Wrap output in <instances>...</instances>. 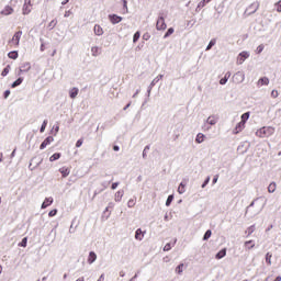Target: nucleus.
Masks as SVG:
<instances>
[{
  "instance_id": "13d9d810",
  "label": "nucleus",
  "mask_w": 281,
  "mask_h": 281,
  "mask_svg": "<svg viewBox=\"0 0 281 281\" xmlns=\"http://www.w3.org/2000/svg\"><path fill=\"white\" fill-rule=\"evenodd\" d=\"M224 78H225L226 80H229V78H232V72L227 71V72L225 74Z\"/></svg>"
},
{
  "instance_id": "a211bd4d",
  "label": "nucleus",
  "mask_w": 281,
  "mask_h": 281,
  "mask_svg": "<svg viewBox=\"0 0 281 281\" xmlns=\"http://www.w3.org/2000/svg\"><path fill=\"white\" fill-rule=\"evenodd\" d=\"M110 21L111 23H113V25H115L122 21V16H119L116 14L110 15Z\"/></svg>"
},
{
  "instance_id": "2f4dec72",
  "label": "nucleus",
  "mask_w": 281,
  "mask_h": 281,
  "mask_svg": "<svg viewBox=\"0 0 281 281\" xmlns=\"http://www.w3.org/2000/svg\"><path fill=\"white\" fill-rule=\"evenodd\" d=\"M59 172H61L63 177H69V169L68 168H61L59 169Z\"/></svg>"
},
{
  "instance_id": "a18cd8bd",
  "label": "nucleus",
  "mask_w": 281,
  "mask_h": 281,
  "mask_svg": "<svg viewBox=\"0 0 281 281\" xmlns=\"http://www.w3.org/2000/svg\"><path fill=\"white\" fill-rule=\"evenodd\" d=\"M139 36H140L139 32H136L133 36V43H137L139 41Z\"/></svg>"
},
{
  "instance_id": "72a5a7b5",
  "label": "nucleus",
  "mask_w": 281,
  "mask_h": 281,
  "mask_svg": "<svg viewBox=\"0 0 281 281\" xmlns=\"http://www.w3.org/2000/svg\"><path fill=\"white\" fill-rule=\"evenodd\" d=\"M211 237H212V231L209 229L205 232V234L203 236V240H210Z\"/></svg>"
},
{
  "instance_id": "0eeeda50",
  "label": "nucleus",
  "mask_w": 281,
  "mask_h": 281,
  "mask_svg": "<svg viewBox=\"0 0 281 281\" xmlns=\"http://www.w3.org/2000/svg\"><path fill=\"white\" fill-rule=\"evenodd\" d=\"M247 58H249V52H241L237 57V65H243Z\"/></svg>"
},
{
  "instance_id": "680f3d73",
  "label": "nucleus",
  "mask_w": 281,
  "mask_h": 281,
  "mask_svg": "<svg viewBox=\"0 0 281 281\" xmlns=\"http://www.w3.org/2000/svg\"><path fill=\"white\" fill-rule=\"evenodd\" d=\"M4 98H5V99L10 98V90H7V91L4 92Z\"/></svg>"
},
{
  "instance_id": "052dcab7",
  "label": "nucleus",
  "mask_w": 281,
  "mask_h": 281,
  "mask_svg": "<svg viewBox=\"0 0 281 281\" xmlns=\"http://www.w3.org/2000/svg\"><path fill=\"white\" fill-rule=\"evenodd\" d=\"M64 16H65L66 19L69 18V16H71V12H70V11H66L65 14H64Z\"/></svg>"
},
{
  "instance_id": "4be33fe9",
  "label": "nucleus",
  "mask_w": 281,
  "mask_h": 281,
  "mask_svg": "<svg viewBox=\"0 0 281 281\" xmlns=\"http://www.w3.org/2000/svg\"><path fill=\"white\" fill-rule=\"evenodd\" d=\"M216 122H218V119H216V116H209L206 119V124H210L211 126H214Z\"/></svg>"
},
{
  "instance_id": "9d476101",
  "label": "nucleus",
  "mask_w": 281,
  "mask_h": 281,
  "mask_svg": "<svg viewBox=\"0 0 281 281\" xmlns=\"http://www.w3.org/2000/svg\"><path fill=\"white\" fill-rule=\"evenodd\" d=\"M21 36H23V31H18L12 38V43H15V45H19L21 41Z\"/></svg>"
},
{
  "instance_id": "c756f323",
  "label": "nucleus",
  "mask_w": 281,
  "mask_h": 281,
  "mask_svg": "<svg viewBox=\"0 0 281 281\" xmlns=\"http://www.w3.org/2000/svg\"><path fill=\"white\" fill-rule=\"evenodd\" d=\"M9 58H11L12 60H16L19 58V53L13 50V52H10L8 54Z\"/></svg>"
},
{
  "instance_id": "603ef678",
  "label": "nucleus",
  "mask_w": 281,
  "mask_h": 281,
  "mask_svg": "<svg viewBox=\"0 0 281 281\" xmlns=\"http://www.w3.org/2000/svg\"><path fill=\"white\" fill-rule=\"evenodd\" d=\"M82 138L78 139L77 143H76V148H80V146H82Z\"/></svg>"
},
{
  "instance_id": "9b49d317",
  "label": "nucleus",
  "mask_w": 281,
  "mask_h": 281,
  "mask_svg": "<svg viewBox=\"0 0 281 281\" xmlns=\"http://www.w3.org/2000/svg\"><path fill=\"white\" fill-rule=\"evenodd\" d=\"M14 12V9H12V7L7 5L4 7V9L0 12V14L4 15V16H10V14H12Z\"/></svg>"
},
{
  "instance_id": "4d7b16f0",
  "label": "nucleus",
  "mask_w": 281,
  "mask_h": 281,
  "mask_svg": "<svg viewBox=\"0 0 281 281\" xmlns=\"http://www.w3.org/2000/svg\"><path fill=\"white\" fill-rule=\"evenodd\" d=\"M227 80L225 77L220 80V85H227Z\"/></svg>"
},
{
  "instance_id": "393cba45",
  "label": "nucleus",
  "mask_w": 281,
  "mask_h": 281,
  "mask_svg": "<svg viewBox=\"0 0 281 281\" xmlns=\"http://www.w3.org/2000/svg\"><path fill=\"white\" fill-rule=\"evenodd\" d=\"M30 69H32V66L30 65V63H24L20 67V71H30Z\"/></svg>"
},
{
  "instance_id": "37998d69",
  "label": "nucleus",
  "mask_w": 281,
  "mask_h": 281,
  "mask_svg": "<svg viewBox=\"0 0 281 281\" xmlns=\"http://www.w3.org/2000/svg\"><path fill=\"white\" fill-rule=\"evenodd\" d=\"M19 247H27V237L22 239V241L19 244Z\"/></svg>"
},
{
  "instance_id": "6ab92c4d",
  "label": "nucleus",
  "mask_w": 281,
  "mask_h": 281,
  "mask_svg": "<svg viewBox=\"0 0 281 281\" xmlns=\"http://www.w3.org/2000/svg\"><path fill=\"white\" fill-rule=\"evenodd\" d=\"M94 34L95 36H102V34H104V30H102V26H100L99 24L94 25Z\"/></svg>"
},
{
  "instance_id": "774afa93",
  "label": "nucleus",
  "mask_w": 281,
  "mask_h": 281,
  "mask_svg": "<svg viewBox=\"0 0 281 281\" xmlns=\"http://www.w3.org/2000/svg\"><path fill=\"white\" fill-rule=\"evenodd\" d=\"M76 281H85V277L77 279Z\"/></svg>"
},
{
  "instance_id": "864d4df0",
  "label": "nucleus",
  "mask_w": 281,
  "mask_h": 281,
  "mask_svg": "<svg viewBox=\"0 0 281 281\" xmlns=\"http://www.w3.org/2000/svg\"><path fill=\"white\" fill-rule=\"evenodd\" d=\"M277 12H281V0L276 3Z\"/></svg>"
},
{
  "instance_id": "6e6d98bb",
  "label": "nucleus",
  "mask_w": 281,
  "mask_h": 281,
  "mask_svg": "<svg viewBox=\"0 0 281 281\" xmlns=\"http://www.w3.org/2000/svg\"><path fill=\"white\" fill-rule=\"evenodd\" d=\"M210 183V177L205 179V181L202 183V188H205Z\"/></svg>"
},
{
  "instance_id": "58836bf2",
  "label": "nucleus",
  "mask_w": 281,
  "mask_h": 281,
  "mask_svg": "<svg viewBox=\"0 0 281 281\" xmlns=\"http://www.w3.org/2000/svg\"><path fill=\"white\" fill-rule=\"evenodd\" d=\"M173 200H175V195H169L167 198V201H166L167 207H170V204L172 203Z\"/></svg>"
},
{
  "instance_id": "7ed1b4c3",
  "label": "nucleus",
  "mask_w": 281,
  "mask_h": 281,
  "mask_svg": "<svg viewBox=\"0 0 281 281\" xmlns=\"http://www.w3.org/2000/svg\"><path fill=\"white\" fill-rule=\"evenodd\" d=\"M232 81L235 85H241V82H245V74L243 71H237L235 75H233Z\"/></svg>"
},
{
  "instance_id": "7c9ffc66",
  "label": "nucleus",
  "mask_w": 281,
  "mask_h": 281,
  "mask_svg": "<svg viewBox=\"0 0 281 281\" xmlns=\"http://www.w3.org/2000/svg\"><path fill=\"white\" fill-rule=\"evenodd\" d=\"M271 258H273V255L271 252L266 254V262L269 267H271Z\"/></svg>"
},
{
  "instance_id": "dca6fc26",
  "label": "nucleus",
  "mask_w": 281,
  "mask_h": 281,
  "mask_svg": "<svg viewBox=\"0 0 281 281\" xmlns=\"http://www.w3.org/2000/svg\"><path fill=\"white\" fill-rule=\"evenodd\" d=\"M124 196V190H120L114 194V201L116 203H120L122 201V198Z\"/></svg>"
},
{
  "instance_id": "69168bd1",
  "label": "nucleus",
  "mask_w": 281,
  "mask_h": 281,
  "mask_svg": "<svg viewBox=\"0 0 281 281\" xmlns=\"http://www.w3.org/2000/svg\"><path fill=\"white\" fill-rule=\"evenodd\" d=\"M104 280V274H101L98 281Z\"/></svg>"
},
{
  "instance_id": "c03bdc74",
  "label": "nucleus",
  "mask_w": 281,
  "mask_h": 281,
  "mask_svg": "<svg viewBox=\"0 0 281 281\" xmlns=\"http://www.w3.org/2000/svg\"><path fill=\"white\" fill-rule=\"evenodd\" d=\"M8 74H10V66H7V67L2 70L1 76L5 77V76H8Z\"/></svg>"
},
{
  "instance_id": "f257e3e1",
  "label": "nucleus",
  "mask_w": 281,
  "mask_h": 281,
  "mask_svg": "<svg viewBox=\"0 0 281 281\" xmlns=\"http://www.w3.org/2000/svg\"><path fill=\"white\" fill-rule=\"evenodd\" d=\"M276 133V128L269 126V127H261L256 132L257 137H271V135Z\"/></svg>"
},
{
  "instance_id": "a19ab883",
  "label": "nucleus",
  "mask_w": 281,
  "mask_h": 281,
  "mask_svg": "<svg viewBox=\"0 0 281 281\" xmlns=\"http://www.w3.org/2000/svg\"><path fill=\"white\" fill-rule=\"evenodd\" d=\"M45 128H47V120H44V122L40 128V133H45Z\"/></svg>"
},
{
  "instance_id": "f3484780",
  "label": "nucleus",
  "mask_w": 281,
  "mask_h": 281,
  "mask_svg": "<svg viewBox=\"0 0 281 281\" xmlns=\"http://www.w3.org/2000/svg\"><path fill=\"white\" fill-rule=\"evenodd\" d=\"M263 85L266 87L269 85V79L267 77L260 78L257 82V87H263Z\"/></svg>"
},
{
  "instance_id": "20e7f679",
  "label": "nucleus",
  "mask_w": 281,
  "mask_h": 281,
  "mask_svg": "<svg viewBox=\"0 0 281 281\" xmlns=\"http://www.w3.org/2000/svg\"><path fill=\"white\" fill-rule=\"evenodd\" d=\"M164 78V75H158L148 86L147 88V98H150V92L153 91V87H156L157 82H159Z\"/></svg>"
},
{
  "instance_id": "3c124183",
  "label": "nucleus",
  "mask_w": 281,
  "mask_h": 281,
  "mask_svg": "<svg viewBox=\"0 0 281 281\" xmlns=\"http://www.w3.org/2000/svg\"><path fill=\"white\" fill-rule=\"evenodd\" d=\"M170 249H172V246H170V244H166L164 247V251H170Z\"/></svg>"
},
{
  "instance_id": "4468645a",
  "label": "nucleus",
  "mask_w": 281,
  "mask_h": 281,
  "mask_svg": "<svg viewBox=\"0 0 281 281\" xmlns=\"http://www.w3.org/2000/svg\"><path fill=\"white\" fill-rule=\"evenodd\" d=\"M144 234H146V232H142V228H137L135 232V239L144 240Z\"/></svg>"
},
{
  "instance_id": "0e129e2a",
  "label": "nucleus",
  "mask_w": 281,
  "mask_h": 281,
  "mask_svg": "<svg viewBox=\"0 0 281 281\" xmlns=\"http://www.w3.org/2000/svg\"><path fill=\"white\" fill-rule=\"evenodd\" d=\"M119 276H120L121 278H124V277L126 276V272L120 271V272H119Z\"/></svg>"
},
{
  "instance_id": "b1692460",
  "label": "nucleus",
  "mask_w": 281,
  "mask_h": 281,
  "mask_svg": "<svg viewBox=\"0 0 281 281\" xmlns=\"http://www.w3.org/2000/svg\"><path fill=\"white\" fill-rule=\"evenodd\" d=\"M23 83V77L18 78L12 85V89H16V87L21 86Z\"/></svg>"
},
{
  "instance_id": "6e6552de",
  "label": "nucleus",
  "mask_w": 281,
  "mask_h": 281,
  "mask_svg": "<svg viewBox=\"0 0 281 281\" xmlns=\"http://www.w3.org/2000/svg\"><path fill=\"white\" fill-rule=\"evenodd\" d=\"M52 142H54V136H48L44 139V142L41 144L40 149L44 150V148H47V146H49V144H52Z\"/></svg>"
},
{
  "instance_id": "f8f14e48",
  "label": "nucleus",
  "mask_w": 281,
  "mask_h": 281,
  "mask_svg": "<svg viewBox=\"0 0 281 281\" xmlns=\"http://www.w3.org/2000/svg\"><path fill=\"white\" fill-rule=\"evenodd\" d=\"M80 92V90L78 88H72L69 90V98H71V100H76V98H78V93Z\"/></svg>"
},
{
  "instance_id": "09e8293b",
  "label": "nucleus",
  "mask_w": 281,
  "mask_h": 281,
  "mask_svg": "<svg viewBox=\"0 0 281 281\" xmlns=\"http://www.w3.org/2000/svg\"><path fill=\"white\" fill-rule=\"evenodd\" d=\"M127 207H135V200L133 199L128 200Z\"/></svg>"
},
{
  "instance_id": "473e14b6",
  "label": "nucleus",
  "mask_w": 281,
  "mask_h": 281,
  "mask_svg": "<svg viewBox=\"0 0 281 281\" xmlns=\"http://www.w3.org/2000/svg\"><path fill=\"white\" fill-rule=\"evenodd\" d=\"M214 45H216V40H211L209 45L206 46V52H210V49H212V47H214Z\"/></svg>"
},
{
  "instance_id": "5701e85b",
  "label": "nucleus",
  "mask_w": 281,
  "mask_h": 281,
  "mask_svg": "<svg viewBox=\"0 0 281 281\" xmlns=\"http://www.w3.org/2000/svg\"><path fill=\"white\" fill-rule=\"evenodd\" d=\"M196 144H203L205 142V135L203 133H199L195 138Z\"/></svg>"
},
{
  "instance_id": "aec40b11",
  "label": "nucleus",
  "mask_w": 281,
  "mask_h": 281,
  "mask_svg": "<svg viewBox=\"0 0 281 281\" xmlns=\"http://www.w3.org/2000/svg\"><path fill=\"white\" fill-rule=\"evenodd\" d=\"M244 128H245V123H244L243 121H240V122L236 125V127H235V130H234V133H235V134H238V133L243 132Z\"/></svg>"
},
{
  "instance_id": "cd10ccee",
  "label": "nucleus",
  "mask_w": 281,
  "mask_h": 281,
  "mask_svg": "<svg viewBox=\"0 0 281 281\" xmlns=\"http://www.w3.org/2000/svg\"><path fill=\"white\" fill-rule=\"evenodd\" d=\"M61 154L60 153H55L54 155H52L49 157V161H58V159H60Z\"/></svg>"
},
{
  "instance_id": "49530a36",
  "label": "nucleus",
  "mask_w": 281,
  "mask_h": 281,
  "mask_svg": "<svg viewBox=\"0 0 281 281\" xmlns=\"http://www.w3.org/2000/svg\"><path fill=\"white\" fill-rule=\"evenodd\" d=\"M147 150H150V145L145 146L144 150H143V159H146V153Z\"/></svg>"
},
{
  "instance_id": "39448f33",
  "label": "nucleus",
  "mask_w": 281,
  "mask_h": 281,
  "mask_svg": "<svg viewBox=\"0 0 281 281\" xmlns=\"http://www.w3.org/2000/svg\"><path fill=\"white\" fill-rule=\"evenodd\" d=\"M258 11V3H252L250 4L246 10H245V15L246 16H251V14H256Z\"/></svg>"
},
{
  "instance_id": "ddd939ff",
  "label": "nucleus",
  "mask_w": 281,
  "mask_h": 281,
  "mask_svg": "<svg viewBox=\"0 0 281 281\" xmlns=\"http://www.w3.org/2000/svg\"><path fill=\"white\" fill-rule=\"evenodd\" d=\"M95 260H98V255H95L94 251H90L88 257V265H93Z\"/></svg>"
},
{
  "instance_id": "de8ad7c7",
  "label": "nucleus",
  "mask_w": 281,
  "mask_h": 281,
  "mask_svg": "<svg viewBox=\"0 0 281 281\" xmlns=\"http://www.w3.org/2000/svg\"><path fill=\"white\" fill-rule=\"evenodd\" d=\"M263 50H265V45L260 44V45L257 47V54H262Z\"/></svg>"
},
{
  "instance_id": "2eb2a0df",
  "label": "nucleus",
  "mask_w": 281,
  "mask_h": 281,
  "mask_svg": "<svg viewBox=\"0 0 281 281\" xmlns=\"http://www.w3.org/2000/svg\"><path fill=\"white\" fill-rule=\"evenodd\" d=\"M54 203V198H46L45 201L42 203V210L49 207Z\"/></svg>"
},
{
  "instance_id": "ea45409f",
  "label": "nucleus",
  "mask_w": 281,
  "mask_h": 281,
  "mask_svg": "<svg viewBox=\"0 0 281 281\" xmlns=\"http://www.w3.org/2000/svg\"><path fill=\"white\" fill-rule=\"evenodd\" d=\"M246 232L248 233V236H251V234L256 232V225H251L250 227L247 228Z\"/></svg>"
},
{
  "instance_id": "c85d7f7f",
  "label": "nucleus",
  "mask_w": 281,
  "mask_h": 281,
  "mask_svg": "<svg viewBox=\"0 0 281 281\" xmlns=\"http://www.w3.org/2000/svg\"><path fill=\"white\" fill-rule=\"evenodd\" d=\"M276 188H277L276 182H271V183L269 184V187H268V192H269L270 194H273V192H276Z\"/></svg>"
},
{
  "instance_id": "bb28decb",
  "label": "nucleus",
  "mask_w": 281,
  "mask_h": 281,
  "mask_svg": "<svg viewBox=\"0 0 281 281\" xmlns=\"http://www.w3.org/2000/svg\"><path fill=\"white\" fill-rule=\"evenodd\" d=\"M91 53H92V56H94V57L100 56V47L93 46V47L91 48Z\"/></svg>"
},
{
  "instance_id": "8fccbe9b",
  "label": "nucleus",
  "mask_w": 281,
  "mask_h": 281,
  "mask_svg": "<svg viewBox=\"0 0 281 281\" xmlns=\"http://www.w3.org/2000/svg\"><path fill=\"white\" fill-rule=\"evenodd\" d=\"M56 214H58V210L54 209L48 213V216H56Z\"/></svg>"
},
{
  "instance_id": "338daca9",
  "label": "nucleus",
  "mask_w": 281,
  "mask_h": 281,
  "mask_svg": "<svg viewBox=\"0 0 281 281\" xmlns=\"http://www.w3.org/2000/svg\"><path fill=\"white\" fill-rule=\"evenodd\" d=\"M273 281H281V277H277Z\"/></svg>"
},
{
  "instance_id": "f03ea898",
  "label": "nucleus",
  "mask_w": 281,
  "mask_h": 281,
  "mask_svg": "<svg viewBox=\"0 0 281 281\" xmlns=\"http://www.w3.org/2000/svg\"><path fill=\"white\" fill-rule=\"evenodd\" d=\"M166 27H168V25H166V18H164V13L160 12L156 22V30L161 31L166 30Z\"/></svg>"
},
{
  "instance_id": "e433bc0d",
  "label": "nucleus",
  "mask_w": 281,
  "mask_h": 281,
  "mask_svg": "<svg viewBox=\"0 0 281 281\" xmlns=\"http://www.w3.org/2000/svg\"><path fill=\"white\" fill-rule=\"evenodd\" d=\"M247 120H249V112H246L241 115V122H244V124H247Z\"/></svg>"
},
{
  "instance_id": "5fc2aeb1",
  "label": "nucleus",
  "mask_w": 281,
  "mask_h": 281,
  "mask_svg": "<svg viewBox=\"0 0 281 281\" xmlns=\"http://www.w3.org/2000/svg\"><path fill=\"white\" fill-rule=\"evenodd\" d=\"M279 93L278 90H272L271 98H278Z\"/></svg>"
},
{
  "instance_id": "a878e982",
  "label": "nucleus",
  "mask_w": 281,
  "mask_h": 281,
  "mask_svg": "<svg viewBox=\"0 0 281 281\" xmlns=\"http://www.w3.org/2000/svg\"><path fill=\"white\" fill-rule=\"evenodd\" d=\"M186 182H181L180 186L178 187V192L179 194H184L186 193Z\"/></svg>"
},
{
  "instance_id": "bf43d9fd",
  "label": "nucleus",
  "mask_w": 281,
  "mask_h": 281,
  "mask_svg": "<svg viewBox=\"0 0 281 281\" xmlns=\"http://www.w3.org/2000/svg\"><path fill=\"white\" fill-rule=\"evenodd\" d=\"M117 186H120V182L112 183V190H116Z\"/></svg>"
},
{
  "instance_id": "412c9836",
  "label": "nucleus",
  "mask_w": 281,
  "mask_h": 281,
  "mask_svg": "<svg viewBox=\"0 0 281 281\" xmlns=\"http://www.w3.org/2000/svg\"><path fill=\"white\" fill-rule=\"evenodd\" d=\"M225 256H227V249L224 248L216 254L215 258L216 260H221L222 258H225Z\"/></svg>"
},
{
  "instance_id": "4c0bfd02",
  "label": "nucleus",
  "mask_w": 281,
  "mask_h": 281,
  "mask_svg": "<svg viewBox=\"0 0 281 281\" xmlns=\"http://www.w3.org/2000/svg\"><path fill=\"white\" fill-rule=\"evenodd\" d=\"M58 24V21H56V20H53V21H50L49 22V24H48V29L49 30H54L55 27H56V25Z\"/></svg>"
},
{
  "instance_id": "1a4fd4ad",
  "label": "nucleus",
  "mask_w": 281,
  "mask_h": 281,
  "mask_svg": "<svg viewBox=\"0 0 281 281\" xmlns=\"http://www.w3.org/2000/svg\"><path fill=\"white\" fill-rule=\"evenodd\" d=\"M254 204H255V202L252 201V202L250 203V205L247 207L246 214H249V212H250L251 216H257V214H258L259 212H262V209H259V210H257V211H251V207H254Z\"/></svg>"
},
{
  "instance_id": "c9c22d12",
  "label": "nucleus",
  "mask_w": 281,
  "mask_h": 281,
  "mask_svg": "<svg viewBox=\"0 0 281 281\" xmlns=\"http://www.w3.org/2000/svg\"><path fill=\"white\" fill-rule=\"evenodd\" d=\"M172 34H175V29L170 27L164 35V38H168V36H172Z\"/></svg>"
},
{
  "instance_id": "79ce46f5",
  "label": "nucleus",
  "mask_w": 281,
  "mask_h": 281,
  "mask_svg": "<svg viewBox=\"0 0 281 281\" xmlns=\"http://www.w3.org/2000/svg\"><path fill=\"white\" fill-rule=\"evenodd\" d=\"M210 1L212 0H202L201 2H199L198 8H205V4L210 3Z\"/></svg>"
},
{
  "instance_id": "e2e57ef3",
  "label": "nucleus",
  "mask_w": 281,
  "mask_h": 281,
  "mask_svg": "<svg viewBox=\"0 0 281 281\" xmlns=\"http://www.w3.org/2000/svg\"><path fill=\"white\" fill-rule=\"evenodd\" d=\"M113 150H114L115 153H117V151L120 150V146L114 145V146H113Z\"/></svg>"
},
{
  "instance_id": "423d86ee",
  "label": "nucleus",
  "mask_w": 281,
  "mask_h": 281,
  "mask_svg": "<svg viewBox=\"0 0 281 281\" xmlns=\"http://www.w3.org/2000/svg\"><path fill=\"white\" fill-rule=\"evenodd\" d=\"M22 12L23 14H30L32 12V0H24Z\"/></svg>"
},
{
  "instance_id": "f704fd0d",
  "label": "nucleus",
  "mask_w": 281,
  "mask_h": 281,
  "mask_svg": "<svg viewBox=\"0 0 281 281\" xmlns=\"http://www.w3.org/2000/svg\"><path fill=\"white\" fill-rule=\"evenodd\" d=\"M183 263H180L177 268H176V273H178L179 276H181V273H183Z\"/></svg>"
}]
</instances>
